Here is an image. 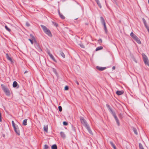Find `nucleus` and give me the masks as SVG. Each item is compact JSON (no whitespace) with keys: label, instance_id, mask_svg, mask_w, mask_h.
<instances>
[{"label":"nucleus","instance_id":"obj_1","mask_svg":"<svg viewBox=\"0 0 149 149\" xmlns=\"http://www.w3.org/2000/svg\"><path fill=\"white\" fill-rule=\"evenodd\" d=\"M80 120L81 123L86 128L89 133L90 134H92V132L85 119L83 117H81Z\"/></svg>","mask_w":149,"mask_h":149},{"label":"nucleus","instance_id":"obj_2","mask_svg":"<svg viewBox=\"0 0 149 149\" xmlns=\"http://www.w3.org/2000/svg\"><path fill=\"white\" fill-rule=\"evenodd\" d=\"M41 26L43 29L44 32L49 36L52 37V35L50 30L48 29L45 26L41 25Z\"/></svg>","mask_w":149,"mask_h":149},{"label":"nucleus","instance_id":"obj_3","mask_svg":"<svg viewBox=\"0 0 149 149\" xmlns=\"http://www.w3.org/2000/svg\"><path fill=\"white\" fill-rule=\"evenodd\" d=\"M2 89L5 93L6 95L9 96L10 95V93L9 89L6 86L3 84L1 85Z\"/></svg>","mask_w":149,"mask_h":149},{"label":"nucleus","instance_id":"obj_4","mask_svg":"<svg viewBox=\"0 0 149 149\" xmlns=\"http://www.w3.org/2000/svg\"><path fill=\"white\" fill-rule=\"evenodd\" d=\"M130 36L138 43L139 44H141V42L139 39L132 32L131 33Z\"/></svg>","mask_w":149,"mask_h":149},{"label":"nucleus","instance_id":"obj_5","mask_svg":"<svg viewBox=\"0 0 149 149\" xmlns=\"http://www.w3.org/2000/svg\"><path fill=\"white\" fill-rule=\"evenodd\" d=\"M102 23L104 27V30L106 33L107 32V29L106 26V23L104 18L102 17H100Z\"/></svg>","mask_w":149,"mask_h":149},{"label":"nucleus","instance_id":"obj_6","mask_svg":"<svg viewBox=\"0 0 149 149\" xmlns=\"http://www.w3.org/2000/svg\"><path fill=\"white\" fill-rule=\"evenodd\" d=\"M96 68L100 71H103L105 70L106 68V67H102L97 66L96 67Z\"/></svg>","mask_w":149,"mask_h":149},{"label":"nucleus","instance_id":"obj_7","mask_svg":"<svg viewBox=\"0 0 149 149\" xmlns=\"http://www.w3.org/2000/svg\"><path fill=\"white\" fill-rule=\"evenodd\" d=\"M15 131L18 135H19V131L17 126L14 128Z\"/></svg>","mask_w":149,"mask_h":149},{"label":"nucleus","instance_id":"obj_8","mask_svg":"<svg viewBox=\"0 0 149 149\" xmlns=\"http://www.w3.org/2000/svg\"><path fill=\"white\" fill-rule=\"evenodd\" d=\"M6 58H7V59L9 61H10L11 63H13V62L12 61V58H11L10 56H8V54H6Z\"/></svg>","mask_w":149,"mask_h":149},{"label":"nucleus","instance_id":"obj_9","mask_svg":"<svg viewBox=\"0 0 149 149\" xmlns=\"http://www.w3.org/2000/svg\"><path fill=\"white\" fill-rule=\"evenodd\" d=\"M48 54L50 57L52 59V60H53L54 61L56 62L55 59L54 58L53 55L52 54H51L49 52L48 53Z\"/></svg>","mask_w":149,"mask_h":149},{"label":"nucleus","instance_id":"obj_10","mask_svg":"<svg viewBox=\"0 0 149 149\" xmlns=\"http://www.w3.org/2000/svg\"><path fill=\"white\" fill-rule=\"evenodd\" d=\"M113 115L115 118V119L116 122H117V123L118 124V125H119V120L117 117V116H116V115H115V113H113Z\"/></svg>","mask_w":149,"mask_h":149},{"label":"nucleus","instance_id":"obj_11","mask_svg":"<svg viewBox=\"0 0 149 149\" xmlns=\"http://www.w3.org/2000/svg\"><path fill=\"white\" fill-rule=\"evenodd\" d=\"M143 22L144 23V25H145V26L146 27V28L147 29H149V27L148 26L146 23V21L145 20V19H144V18H143Z\"/></svg>","mask_w":149,"mask_h":149},{"label":"nucleus","instance_id":"obj_12","mask_svg":"<svg viewBox=\"0 0 149 149\" xmlns=\"http://www.w3.org/2000/svg\"><path fill=\"white\" fill-rule=\"evenodd\" d=\"M143 61L146 65L149 66V62L148 58L144 60Z\"/></svg>","mask_w":149,"mask_h":149},{"label":"nucleus","instance_id":"obj_13","mask_svg":"<svg viewBox=\"0 0 149 149\" xmlns=\"http://www.w3.org/2000/svg\"><path fill=\"white\" fill-rule=\"evenodd\" d=\"M124 93L123 91H117L116 92V94L118 95H120Z\"/></svg>","mask_w":149,"mask_h":149},{"label":"nucleus","instance_id":"obj_14","mask_svg":"<svg viewBox=\"0 0 149 149\" xmlns=\"http://www.w3.org/2000/svg\"><path fill=\"white\" fill-rule=\"evenodd\" d=\"M96 2H97V4H98V6L100 8H102V6L100 4V3L99 0H95Z\"/></svg>","mask_w":149,"mask_h":149},{"label":"nucleus","instance_id":"obj_15","mask_svg":"<svg viewBox=\"0 0 149 149\" xmlns=\"http://www.w3.org/2000/svg\"><path fill=\"white\" fill-rule=\"evenodd\" d=\"M43 129L46 132H47L48 131V125H45L43 127Z\"/></svg>","mask_w":149,"mask_h":149},{"label":"nucleus","instance_id":"obj_16","mask_svg":"<svg viewBox=\"0 0 149 149\" xmlns=\"http://www.w3.org/2000/svg\"><path fill=\"white\" fill-rule=\"evenodd\" d=\"M52 149H57V147L56 144H54L51 146Z\"/></svg>","mask_w":149,"mask_h":149},{"label":"nucleus","instance_id":"obj_17","mask_svg":"<svg viewBox=\"0 0 149 149\" xmlns=\"http://www.w3.org/2000/svg\"><path fill=\"white\" fill-rule=\"evenodd\" d=\"M17 85V83L16 81H14L13 83V87H16Z\"/></svg>","mask_w":149,"mask_h":149},{"label":"nucleus","instance_id":"obj_18","mask_svg":"<svg viewBox=\"0 0 149 149\" xmlns=\"http://www.w3.org/2000/svg\"><path fill=\"white\" fill-rule=\"evenodd\" d=\"M103 49L102 47V46H100V47H97L96 48L95 50L96 51H98V50H101V49Z\"/></svg>","mask_w":149,"mask_h":149},{"label":"nucleus","instance_id":"obj_19","mask_svg":"<svg viewBox=\"0 0 149 149\" xmlns=\"http://www.w3.org/2000/svg\"><path fill=\"white\" fill-rule=\"evenodd\" d=\"M27 119H25L24 120H23V124L24 125H27Z\"/></svg>","mask_w":149,"mask_h":149},{"label":"nucleus","instance_id":"obj_20","mask_svg":"<svg viewBox=\"0 0 149 149\" xmlns=\"http://www.w3.org/2000/svg\"><path fill=\"white\" fill-rule=\"evenodd\" d=\"M59 14L61 18L62 19H64L65 18V17L59 11Z\"/></svg>","mask_w":149,"mask_h":149},{"label":"nucleus","instance_id":"obj_21","mask_svg":"<svg viewBox=\"0 0 149 149\" xmlns=\"http://www.w3.org/2000/svg\"><path fill=\"white\" fill-rule=\"evenodd\" d=\"M142 56H143V60L148 58H147V56H146L144 54H142Z\"/></svg>","mask_w":149,"mask_h":149},{"label":"nucleus","instance_id":"obj_22","mask_svg":"<svg viewBox=\"0 0 149 149\" xmlns=\"http://www.w3.org/2000/svg\"><path fill=\"white\" fill-rule=\"evenodd\" d=\"M110 144H111V145L112 146V147L114 149H116V146L111 141L110 142Z\"/></svg>","mask_w":149,"mask_h":149},{"label":"nucleus","instance_id":"obj_23","mask_svg":"<svg viewBox=\"0 0 149 149\" xmlns=\"http://www.w3.org/2000/svg\"><path fill=\"white\" fill-rule=\"evenodd\" d=\"M5 28H6V30L7 31H9V32H10L11 31V30L10 29H9L6 25L5 26Z\"/></svg>","mask_w":149,"mask_h":149},{"label":"nucleus","instance_id":"obj_24","mask_svg":"<svg viewBox=\"0 0 149 149\" xmlns=\"http://www.w3.org/2000/svg\"><path fill=\"white\" fill-rule=\"evenodd\" d=\"M60 135L61 136L64 138L65 137V134L64 132H60Z\"/></svg>","mask_w":149,"mask_h":149},{"label":"nucleus","instance_id":"obj_25","mask_svg":"<svg viewBox=\"0 0 149 149\" xmlns=\"http://www.w3.org/2000/svg\"><path fill=\"white\" fill-rule=\"evenodd\" d=\"M12 125L14 128L16 126H15V123L13 120L12 121Z\"/></svg>","mask_w":149,"mask_h":149},{"label":"nucleus","instance_id":"obj_26","mask_svg":"<svg viewBox=\"0 0 149 149\" xmlns=\"http://www.w3.org/2000/svg\"><path fill=\"white\" fill-rule=\"evenodd\" d=\"M61 55L63 58H65V55L64 53L63 52H61L60 53Z\"/></svg>","mask_w":149,"mask_h":149},{"label":"nucleus","instance_id":"obj_27","mask_svg":"<svg viewBox=\"0 0 149 149\" xmlns=\"http://www.w3.org/2000/svg\"><path fill=\"white\" fill-rule=\"evenodd\" d=\"M139 148L140 149H144L141 144L139 143Z\"/></svg>","mask_w":149,"mask_h":149},{"label":"nucleus","instance_id":"obj_28","mask_svg":"<svg viewBox=\"0 0 149 149\" xmlns=\"http://www.w3.org/2000/svg\"><path fill=\"white\" fill-rule=\"evenodd\" d=\"M133 131H134V133L135 134H136V135L137 134H138L137 132V130H136V129L135 128H134L133 129Z\"/></svg>","mask_w":149,"mask_h":149},{"label":"nucleus","instance_id":"obj_29","mask_svg":"<svg viewBox=\"0 0 149 149\" xmlns=\"http://www.w3.org/2000/svg\"><path fill=\"white\" fill-rule=\"evenodd\" d=\"M49 148V147L47 145H45L44 146V149H47Z\"/></svg>","mask_w":149,"mask_h":149},{"label":"nucleus","instance_id":"obj_30","mask_svg":"<svg viewBox=\"0 0 149 149\" xmlns=\"http://www.w3.org/2000/svg\"><path fill=\"white\" fill-rule=\"evenodd\" d=\"M59 110L60 111H62V108L61 106H59L58 107Z\"/></svg>","mask_w":149,"mask_h":149},{"label":"nucleus","instance_id":"obj_31","mask_svg":"<svg viewBox=\"0 0 149 149\" xmlns=\"http://www.w3.org/2000/svg\"><path fill=\"white\" fill-rule=\"evenodd\" d=\"M63 124L64 125H67L68 124V123L67 122L64 121L63 122Z\"/></svg>","mask_w":149,"mask_h":149},{"label":"nucleus","instance_id":"obj_32","mask_svg":"<svg viewBox=\"0 0 149 149\" xmlns=\"http://www.w3.org/2000/svg\"><path fill=\"white\" fill-rule=\"evenodd\" d=\"M80 46L81 47L83 48H85L84 46V45L82 44H80Z\"/></svg>","mask_w":149,"mask_h":149},{"label":"nucleus","instance_id":"obj_33","mask_svg":"<svg viewBox=\"0 0 149 149\" xmlns=\"http://www.w3.org/2000/svg\"><path fill=\"white\" fill-rule=\"evenodd\" d=\"M26 25L27 26L29 27L30 26V24L28 22H26Z\"/></svg>","mask_w":149,"mask_h":149},{"label":"nucleus","instance_id":"obj_34","mask_svg":"<svg viewBox=\"0 0 149 149\" xmlns=\"http://www.w3.org/2000/svg\"><path fill=\"white\" fill-rule=\"evenodd\" d=\"M65 90H67L68 89V86H66L65 87Z\"/></svg>","mask_w":149,"mask_h":149},{"label":"nucleus","instance_id":"obj_35","mask_svg":"<svg viewBox=\"0 0 149 149\" xmlns=\"http://www.w3.org/2000/svg\"><path fill=\"white\" fill-rule=\"evenodd\" d=\"M29 40L31 42V44H33V41L32 40H31V39H29Z\"/></svg>","mask_w":149,"mask_h":149},{"label":"nucleus","instance_id":"obj_36","mask_svg":"<svg viewBox=\"0 0 149 149\" xmlns=\"http://www.w3.org/2000/svg\"><path fill=\"white\" fill-rule=\"evenodd\" d=\"M53 24L56 26H58V25L57 24L55 23H54L53 22Z\"/></svg>","mask_w":149,"mask_h":149},{"label":"nucleus","instance_id":"obj_37","mask_svg":"<svg viewBox=\"0 0 149 149\" xmlns=\"http://www.w3.org/2000/svg\"><path fill=\"white\" fill-rule=\"evenodd\" d=\"M99 42H102V40L101 39H100L98 40Z\"/></svg>","mask_w":149,"mask_h":149},{"label":"nucleus","instance_id":"obj_38","mask_svg":"<svg viewBox=\"0 0 149 149\" xmlns=\"http://www.w3.org/2000/svg\"><path fill=\"white\" fill-rule=\"evenodd\" d=\"M53 71L54 72H56V70L54 68H53Z\"/></svg>","mask_w":149,"mask_h":149},{"label":"nucleus","instance_id":"obj_39","mask_svg":"<svg viewBox=\"0 0 149 149\" xmlns=\"http://www.w3.org/2000/svg\"><path fill=\"white\" fill-rule=\"evenodd\" d=\"M28 71L27 70H26L25 71L24 73V74H26V73L28 72Z\"/></svg>","mask_w":149,"mask_h":149},{"label":"nucleus","instance_id":"obj_40","mask_svg":"<svg viewBox=\"0 0 149 149\" xmlns=\"http://www.w3.org/2000/svg\"><path fill=\"white\" fill-rule=\"evenodd\" d=\"M115 69V66H113V67H112V69L113 70H114Z\"/></svg>","mask_w":149,"mask_h":149},{"label":"nucleus","instance_id":"obj_41","mask_svg":"<svg viewBox=\"0 0 149 149\" xmlns=\"http://www.w3.org/2000/svg\"><path fill=\"white\" fill-rule=\"evenodd\" d=\"M76 83H77V85H79V83L77 81H76Z\"/></svg>","mask_w":149,"mask_h":149},{"label":"nucleus","instance_id":"obj_42","mask_svg":"<svg viewBox=\"0 0 149 149\" xmlns=\"http://www.w3.org/2000/svg\"><path fill=\"white\" fill-rule=\"evenodd\" d=\"M33 38H34V37H33Z\"/></svg>","mask_w":149,"mask_h":149}]
</instances>
